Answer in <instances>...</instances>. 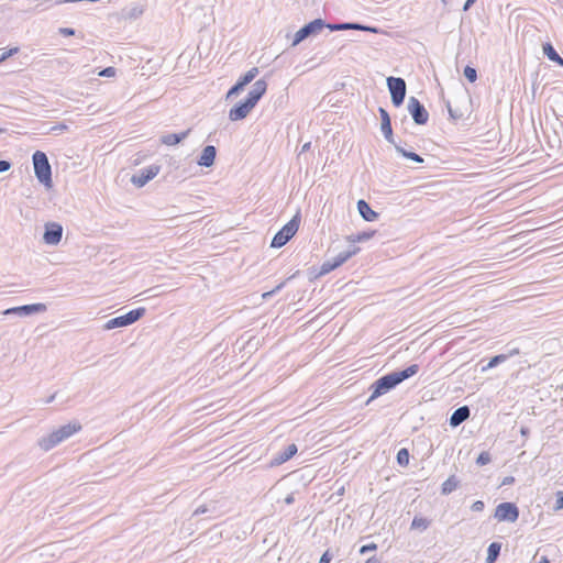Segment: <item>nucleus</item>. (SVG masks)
I'll use <instances>...</instances> for the list:
<instances>
[{"label":"nucleus","mask_w":563,"mask_h":563,"mask_svg":"<svg viewBox=\"0 0 563 563\" xmlns=\"http://www.w3.org/2000/svg\"><path fill=\"white\" fill-rule=\"evenodd\" d=\"M418 372L419 365L411 364L404 369L394 371L380 376L369 386L372 394L365 404L369 405L373 400L393 390L406 379L415 376Z\"/></svg>","instance_id":"1"},{"label":"nucleus","mask_w":563,"mask_h":563,"mask_svg":"<svg viewBox=\"0 0 563 563\" xmlns=\"http://www.w3.org/2000/svg\"><path fill=\"white\" fill-rule=\"evenodd\" d=\"M267 90V82L265 79L256 80L252 89L249 91L245 99L236 102L229 111V119L231 121H240L247 117L251 110L257 104Z\"/></svg>","instance_id":"2"},{"label":"nucleus","mask_w":563,"mask_h":563,"mask_svg":"<svg viewBox=\"0 0 563 563\" xmlns=\"http://www.w3.org/2000/svg\"><path fill=\"white\" fill-rule=\"evenodd\" d=\"M81 424L78 421L69 422L67 424L60 426L56 430L52 431L47 435L42 437L38 440V446L47 452L62 443L63 441L69 439L75 433L81 430Z\"/></svg>","instance_id":"3"},{"label":"nucleus","mask_w":563,"mask_h":563,"mask_svg":"<svg viewBox=\"0 0 563 563\" xmlns=\"http://www.w3.org/2000/svg\"><path fill=\"white\" fill-rule=\"evenodd\" d=\"M32 163L36 179L45 187H52V167L47 155L42 151H35L32 155Z\"/></svg>","instance_id":"4"},{"label":"nucleus","mask_w":563,"mask_h":563,"mask_svg":"<svg viewBox=\"0 0 563 563\" xmlns=\"http://www.w3.org/2000/svg\"><path fill=\"white\" fill-rule=\"evenodd\" d=\"M301 221L300 212L298 211L286 224L279 229L271 241V247L280 249L286 245L291 238L297 233Z\"/></svg>","instance_id":"5"},{"label":"nucleus","mask_w":563,"mask_h":563,"mask_svg":"<svg viewBox=\"0 0 563 563\" xmlns=\"http://www.w3.org/2000/svg\"><path fill=\"white\" fill-rule=\"evenodd\" d=\"M145 313H146V309L144 307H139V308L132 309L122 316L114 317V318L108 320L103 324V330H113L117 328L129 327V325L135 323L136 321H139L141 318H143L145 316Z\"/></svg>","instance_id":"6"},{"label":"nucleus","mask_w":563,"mask_h":563,"mask_svg":"<svg viewBox=\"0 0 563 563\" xmlns=\"http://www.w3.org/2000/svg\"><path fill=\"white\" fill-rule=\"evenodd\" d=\"M387 87L390 93L391 103L394 107L399 108L402 106L406 93L407 85L404 78L389 76L387 78Z\"/></svg>","instance_id":"7"},{"label":"nucleus","mask_w":563,"mask_h":563,"mask_svg":"<svg viewBox=\"0 0 563 563\" xmlns=\"http://www.w3.org/2000/svg\"><path fill=\"white\" fill-rule=\"evenodd\" d=\"M324 27H327V22L321 18L306 23L295 33L291 46H297L309 36L319 34V32H321Z\"/></svg>","instance_id":"8"},{"label":"nucleus","mask_w":563,"mask_h":563,"mask_svg":"<svg viewBox=\"0 0 563 563\" xmlns=\"http://www.w3.org/2000/svg\"><path fill=\"white\" fill-rule=\"evenodd\" d=\"M519 508L515 503H500L495 509V518L498 521L516 522L519 518Z\"/></svg>","instance_id":"9"},{"label":"nucleus","mask_w":563,"mask_h":563,"mask_svg":"<svg viewBox=\"0 0 563 563\" xmlns=\"http://www.w3.org/2000/svg\"><path fill=\"white\" fill-rule=\"evenodd\" d=\"M407 108L416 124L424 125L428 123L429 112L416 97L409 98Z\"/></svg>","instance_id":"10"},{"label":"nucleus","mask_w":563,"mask_h":563,"mask_svg":"<svg viewBox=\"0 0 563 563\" xmlns=\"http://www.w3.org/2000/svg\"><path fill=\"white\" fill-rule=\"evenodd\" d=\"M258 75V68L252 67L245 74L240 76L236 82L228 90L225 95V99L229 100L234 96L240 95L244 88L254 80V78Z\"/></svg>","instance_id":"11"},{"label":"nucleus","mask_w":563,"mask_h":563,"mask_svg":"<svg viewBox=\"0 0 563 563\" xmlns=\"http://www.w3.org/2000/svg\"><path fill=\"white\" fill-rule=\"evenodd\" d=\"M47 310V307L45 303L36 302V303H30V305H23L18 307H12L5 309L2 314L9 316V314H15L20 317H27L36 313H42Z\"/></svg>","instance_id":"12"},{"label":"nucleus","mask_w":563,"mask_h":563,"mask_svg":"<svg viewBox=\"0 0 563 563\" xmlns=\"http://www.w3.org/2000/svg\"><path fill=\"white\" fill-rule=\"evenodd\" d=\"M161 166L153 164L145 168L140 169L131 177V183L137 188L144 187L150 180L158 175Z\"/></svg>","instance_id":"13"},{"label":"nucleus","mask_w":563,"mask_h":563,"mask_svg":"<svg viewBox=\"0 0 563 563\" xmlns=\"http://www.w3.org/2000/svg\"><path fill=\"white\" fill-rule=\"evenodd\" d=\"M63 236V227L57 222H47L44 227L43 241L47 245H57Z\"/></svg>","instance_id":"14"},{"label":"nucleus","mask_w":563,"mask_h":563,"mask_svg":"<svg viewBox=\"0 0 563 563\" xmlns=\"http://www.w3.org/2000/svg\"><path fill=\"white\" fill-rule=\"evenodd\" d=\"M378 112H379V117H380V131H382L384 137L386 139V141L394 145L396 143V141L394 137L390 115H389L388 111L386 109H384L383 107L378 108Z\"/></svg>","instance_id":"15"},{"label":"nucleus","mask_w":563,"mask_h":563,"mask_svg":"<svg viewBox=\"0 0 563 563\" xmlns=\"http://www.w3.org/2000/svg\"><path fill=\"white\" fill-rule=\"evenodd\" d=\"M297 451L298 449L295 443L287 445L284 450L274 454V456L271 460V465L279 466L284 464L285 462L289 461L297 453Z\"/></svg>","instance_id":"16"},{"label":"nucleus","mask_w":563,"mask_h":563,"mask_svg":"<svg viewBox=\"0 0 563 563\" xmlns=\"http://www.w3.org/2000/svg\"><path fill=\"white\" fill-rule=\"evenodd\" d=\"M217 157V148L213 145H207L202 148L197 159V164L201 167H211Z\"/></svg>","instance_id":"17"},{"label":"nucleus","mask_w":563,"mask_h":563,"mask_svg":"<svg viewBox=\"0 0 563 563\" xmlns=\"http://www.w3.org/2000/svg\"><path fill=\"white\" fill-rule=\"evenodd\" d=\"M471 409L468 406H461L456 408L450 416L449 423L451 427L456 428L470 418Z\"/></svg>","instance_id":"18"},{"label":"nucleus","mask_w":563,"mask_h":563,"mask_svg":"<svg viewBox=\"0 0 563 563\" xmlns=\"http://www.w3.org/2000/svg\"><path fill=\"white\" fill-rule=\"evenodd\" d=\"M356 206H357V211L363 220H365L367 222H373L378 219L379 213L374 211L372 209L371 205L366 200L360 199L357 201Z\"/></svg>","instance_id":"19"},{"label":"nucleus","mask_w":563,"mask_h":563,"mask_svg":"<svg viewBox=\"0 0 563 563\" xmlns=\"http://www.w3.org/2000/svg\"><path fill=\"white\" fill-rule=\"evenodd\" d=\"M345 256L342 255V253L340 252L335 257H333L332 260H327L322 263L321 267H320V271L318 273L317 276H322V275H325V274H329L331 273L332 271H334L335 268L340 267L341 265H343L346 260L344 258Z\"/></svg>","instance_id":"20"},{"label":"nucleus","mask_w":563,"mask_h":563,"mask_svg":"<svg viewBox=\"0 0 563 563\" xmlns=\"http://www.w3.org/2000/svg\"><path fill=\"white\" fill-rule=\"evenodd\" d=\"M205 514L208 515L209 519H213V518L219 517L222 514V511L219 509L217 501H211L209 504L199 506L194 511L192 516L205 515Z\"/></svg>","instance_id":"21"},{"label":"nucleus","mask_w":563,"mask_h":563,"mask_svg":"<svg viewBox=\"0 0 563 563\" xmlns=\"http://www.w3.org/2000/svg\"><path fill=\"white\" fill-rule=\"evenodd\" d=\"M191 132V129H187L184 132L180 133H168L161 136V143L173 146L179 144L181 141H184Z\"/></svg>","instance_id":"22"},{"label":"nucleus","mask_w":563,"mask_h":563,"mask_svg":"<svg viewBox=\"0 0 563 563\" xmlns=\"http://www.w3.org/2000/svg\"><path fill=\"white\" fill-rule=\"evenodd\" d=\"M519 353V350L518 349H514L511 350L509 353L507 354H497L495 356H493L488 363L482 367V372H486L490 368H494L498 365H500L501 363L506 362L510 356L515 355V354H518Z\"/></svg>","instance_id":"23"},{"label":"nucleus","mask_w":563,"mask_h":563,"mask_svg":"<svg viewBox=\"0 0 563 563\" xmlns=\"http://www.w3.org/2000/svg\"><path fill=\"white\" fill-rule=\"evenodd\" d=\"M394 146H395L396 152L399 155H401L402 157H405L407 159H410V161H412L415 163H418V164H422L423 163V158L419 154L415 153L413 151L406 150L405 147H402L398 143H395Z\"/></svg>","instance_id":"24"},{"label":"nucleus","mask_w":563,"mask_h":563,"mask_svg":"<svg viewBox=\"0 0 563 563\" xmlns=\"http://www.w3.org/2000/svg\"><path fill=\"white\" fill-rule=\"evenodd\" d=\"M461 482L455 475H451L445 482L441 485V494L446 496L454 492Z\"/></svg>","instance_id":"25"},{"label":"nucleus","mask_w":563,"mask_h":563,"mask_svg":"<svg viewBox=\"0 0 563 563\" xmlns=\"http://www.w3.org/2000/svg\"><path fill=\"white\" fill-rule=\"evenodd\" d=\"M500 550L501 543L492 542L487 548L486 563H495L500 555Z\"/></svg>","instance_id":"26"},{"label":"nucleus","mask_w":563,"mask_h":563,"mask_svg":"<svg viewBox=\"0 0 563 563\" xmlns=\"http://www.w3.org/2000/svg\"><path fill=\"white\" fill-rule=\"evenodd\" d=\"M358 22H339V23H329L327 22V29L330 31H347V30H357Z\"/></svg>","instance_id":"27"},{"label":"nucleus","mask_w":563,"mask_h":563,"mask_svg":"<svg viewBox=\"0 0 563 563\" xmlns=\"http://www.w3.org/2000/svg\"><path fill=\"white\" fill-rule=\"evenodd\" d=\"M542 52H543L544 56L548 57L549 60H551L555 64L562 58L551 42H545L542 44Z\"/></svg>","instance_id":"28"},{"label":"nucleus","mask_w":563,"mask_h":563,"mask_svg":"<svg viewBox=\"0 0 563 563\" xmlns=\"http://www.w3.org/2000/svg\"><path fill=\"white\" fill-rule=\"evenodd\" d=\"M376 231H363V232H358L356 234H351L346 238V240L354 244V243H358V242H365V241H368L369 239H372L374 235H375Z\"/></svg>","instance_id":"29"},{"label":"nucleus","mask_w":563,"mask_h":563,"mask_svg":"<svg viewBox=\"0 0 563 563\" xmlns=\"http://www.w3.org/2000/svg\"><path fill=\"white\" fill-rule=\"evenodd\" d=\"M430 525H431L430 519L420 517V516H415V518L411 521L410 529L424 531L429 528Z\"/></svg>","instance_id":"30"},{"label":"nucleus","mask_w":563,"mask_h":563,"mask_svg":"<svg viewBox=\"0 0 563 563\" xmlns=\"http://www.w3.org/2000/svg\"><path fill=\"white\" fill-rule=\"evenodd\" d=\"M409 457H410V454H409L408 449L402 448L397 452L396 461L399 466L406 467L409 464Z\"/></svg>","instance_id":"31"},{"label":"nucleus","mask_w":563,"mask_h":563,"mask_svg":"<svg viewBox=\"0 0 563 563\" xmlns=\"http://www.w3.org/2000/svg\"><path fill=\"white\" fill-rule=\"evenodd\" d=\"M463 75L472 84L477 80V70H476V68H474L470 65L465 66V68L463 70Z\"/></svg>","instance_id":"32"},{"label":"nucleus","mask_w":563,"mask_h":563,"mask_svg":"<svg viewBox=\"0 0 563 563\" xmlns=\"http://www.w3.org/2000/svg\"><path fill=\"white\" fill-rule=\"evenodd\" d=\"M292 278V276L288 277L287 279H285L284 282L279 283L275 288H273L272 290L269 291H266L262 295L263 299H269L272 298L276 292H278L279 290H282L285 285L287 284L288 280H290Z\"/></svg>","instance_id":"33"},{"label":"nucleus","mask_w":563,"mask_h":563,"mask_svg":"<svg viewBox=\"0 0 563 563\" xmlns=\"http://www.w3.org/2000/svg\"><path fill=\"white\" fill-rule=\"evenodd\" d=\"M492 461V455L488 451H483L478 454L477 459H476V464L479 465V466H484L488 463H490Z\"/></svg>","instance_id":"34"},{"label":"nucleus","mask_w":563,"mask_h":563,"mask_svg":"<svg viewBox=\"0 0 563 563\" xmlns=\"http://www.w3.org/2000/svg\"><path fill=\"white\" fill-rule=\"evenodd\" d=\"M20 51V48L18 46L15 47H11L4 52H2L0 54V64H2L3 62H5L8 58L14 56L15 54H18Z\"/></svg>","instance_id":"35"},{"label":"nucleus","mask_w":563,"mask_h":563,"mask_svg":"<svg viewBox=\"0 0 563 563\" xmlns=\"http://www.w3.org/2000/svg\"><path fill=\"white\" fill-rule=\"evenodd\" d=\"M446 108L449 111V115L452 120L457 121L463 117V113L456 109H453L449 101L446 102Z\"/></svg>","instance_id":"36"},{"label":"nucleus","mask_w":563,"mask_h":563,"mask_svg":"<svg viewBox=\"0 0 563 563\" xmlns=\"http://www.w3.org/2000/svg\"><path fill=\"white\" fill-rule=\"evenodd\" d=\"M360 252V247L354 244L349 247V250L341 252L344 258L349 261L352 256L356 255Z\"/></svg>","instance_id":"37"},{"label":"nucleus","mask_w":563,"mask_h":563,"mask_svg":"<svg viewBox=\"0 0 563 563\" xmlns=\"http://www.w3.org/2000/svg\"><path fill=\"white\" fill-rule=\"evenodd\" d=\"M377 550V544L372 542V543H368V544H364L360 548V554H366L368 552H373V551H376Z\"/></svg>","instance_id":"38"},{"label":"nucleus","mask_w":563,"mask_h":563,"mask_svg":"<svg viewBox=\"0 0 563 563\" xmlns=\"http://www.w3.org/2000/svg\"><path fill=\"white\" fill-rule=\"evenodd\" d=\"M357 31H364V32H369V33H375V34L380 32V30L376 26L365 25L362 23H358Z\"/></svg>","instance_id":"39"},{"label":"nucleus","mask_w":563,"mask_h":563,"mask_svg":"<svg viewBox=\"0 0 563 563\" xmlns=\"http://www.w3.org/2000/svg\"><path fill=\"white\" fill-rule=\"evenodd\" d=\"M58 33L63 36H74L76 34L75 29L73 27H59Z\"/></svg>","instance_id":"40"},{"label":"nucleus","mask_w":563,"mask_h":563,"mask_svg":"<svg viewBox=\"0 0 563 563\" xmlns=\"http://www.w3.org/2000/svg\"><path fill=\"white\" fill-rule=\"evenodd\" d=\"M554 509L555 510L563 509V492H561V490L556 493V500H555Z\"/></svg>","instance_id":"41"},{"label":"nucleus","mask_w":563,"mask_h":563,"mask_svg":"<svg viewBox=\"0 0 563 563\" xmlns=\"http://www.w3.org/2000/svg\"><path fill=\"white\" fill-rule=\"evenodd\" d=\"M484 508H485V504L482 500H476L471 506L472 511H475V512L483 511Z\"/></svg>","instance_id":"42"},{"label":"nucleus","mask_w":563,"mask_h":563,"mask_svg":"<svg viewBox=\"0 0 563 563\" xmlns=\"http://www.w3.org/2000/svg\"><path fill=\"white\" fill-rule=\"evenodd\" d=\"M333 559V554L330 552V550H327L321 555L319 563H330Z\"/></svg>","instance_id":"43"},{"label":"nucleus","mask_w":563,"mask_h":563,"mask_svg":"<svg viewBox=\"0 0 563 563\" xmlns=\"http://www.w3.org/2000/svg\"><path fill=\"white\" fill-rule=\"evenodd\" d=\"M12 167V162L7 159H0V173H5Z\"/></svg>","instance_id":"44"},{"label":"nucleus","mask_w":563,"mask_h":563,"mask_svg":"<svg viewBox=\"0 0 563 563\" xmlns=\"http://www.w3.org/2000/svg\"><path fill=\"white\" fill-rule=\"evenodd\" d=\"M114 74H115L114 67H106L99 73V75L103 76V77H111V76H114Z\"/></svg>","instance_id":"45"},{"label":"nucleus","mask_w":563,"mask_h":563,"mask_svg":"<svg viewBox=\"0 0 563 563\" xmlns=\"http://www.w3.org/2000/svg\"><path fill=\"white\" fill-rule=\"evenodd\" d=\"M515 477L514 476H506L503 478L501 483H500V486H509V485H512L515 483Z\"/></svg>","instance_id":"46"},{"label":"nucleus","mask_w":563,"mask_h":563,"mask_svg":"<svg viewBox=\"0 0 563 563\" xmlns=\"http://www.w3.org/2000/svg\"><path fill=\"white\" fill-rule=\"evenodd\" d=\"M476 1H477V0H466V1L464 2V4H463L462 10H463L464 12H467V11H468L473 5H474V3H475Z\"/></svg>","instance_id":"47"},{"label":"nucleus","mask_w":563,"mask_h":563,"mask_svg":"<svg viewBox=\"0 0 563 563\" xmlns=\"http://www.w3.org/2000/svg\"><path fill=\"white\" fill-rule=\"evenodd\" d=\"M520 434L525 438H527L530 434V429L526 426H522L520 428Z\"/></svg>","instance_id":"48"},{"label":"nucleus","mask_w":563,"mask_h":563,"mask_svg":"<svg viewBox=\"0 0 563 563\" xmlns=\"http://www.w3.org/2000/svg\"><path fill=\"white\" fill-rule=\"evenodd\" d=\"M365 563H382L380 560L376 556H372L365 561Z\"/></svg>","instance_id":"49"},{"label":"nucleus","mask_w":563,"mask_h":563,"mask_svg":"<svg viewBox=\"0 0 563 563\" xmlns=\"http://www.w3.org/2000/svg\"><path fill=\"white\" fill-rule=\"evenodd\" d=\"M65 129H67V126L65 124H59V125L53 126L51 130L52 131H59V130H65Z\"/></svg>","instance_id":"50"},{"label":"nucleus","mask_w":563,"mask_h":563,"mask_svg":"<svg viewBox=\"0 0 563 563\" xmlns=\"http://www.w3.org/2000/svg\"><path fill=\"white\" fill-rule=\"evenodd\" d=\"M538 563H550V560L548 559V556L542 555V556L540 558V560L538 561Z\"/></svg>","instance_id":"51"},{"label":"nucleus","mask_w":563,"mask_h":563,"mask_svg":"<svg viewBox=\"0 0 563 563\" xmlns=\"http://www.w3.org/2000/svg\"><path fill=\"white\" fill-rule=\"evenodd\" d=\"M55 396H56V394H53L52 396H49V397L45 400V402H46V404H51V402L55 399Z\"/></svg>","instance_id":"52"},{"label":"nucleus","mask_w":563,"mask_h":563,"mask_svg":"<svg viewBox=\"0 0 563 563\" xmlns=\"http://www.w3.org/2000/svg\"><path fill=\"white\" fill-rule=\"evenodd\" d=\"M286 504H291L294 501V497L291 495L287 496L285 499Z\"/></svg>","instance_id":"53"},{"label":"nucleus","mask_w":563,"mask_h":563,"mask_svg":"<svg viewBox=\"0 0 563 563\" xmlns=\"http://www.w3.org/2000/svg\"><path fill=\"white\" fill-rule=\"evenodd\" d=\"M309 146H310V143L305 144V145L302 146V151L308 150V148H309Z\"/></svg>","instance_id":"54"},{"label":"nucleus","mask_w":563,"mask_h":563,"mask_svg":"<svg viewBox=\"0 0 563 563\" xmlns=\"http://www.w3.org/2000/svg\"><path fill=\"white\" fill-rule=\"evenodd\" d=\"M559 66L563 67V58H561L558 63Z\"/></svg>","instance_id":"55"},{"label":"nucleus","mask_w":563,"mask_h":563,"mask_svg":"<svg viewBox=\"0 0 563 563\" xmlns=\"http://www.w3.org/2000/svg\"><path fill=\"white\" fill-rule=\"evenodd\" d=\"M441 2L446 5L448 4V0H441Z\"/></svg>","instance_id":"56"},{"label":"nucleus","mask_w":563,"mask_h":563,"mask_svg":"<svg viewBox=\"0 0 563 563\" xmlns=\"http://www.w3.org/2000/svg\"><path fill=\"white\" fill-rule=\"evenodd\" d=\"M4 132V129L0 128V133Z\"/></svg>","instance_id":"57"}]
</instances>
